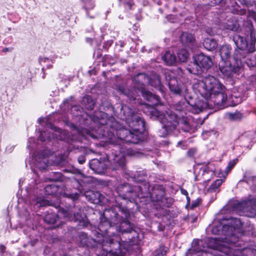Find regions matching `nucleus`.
Segmentation results:
<instances>
[{
	"label": "nucleus",
	"instance_id": "1",
	"mask_svg": "<svg viewBox=\"0 0 256 256\" xmlns=\"http://www.w3.org/2000/svg\"><path fill=\"white\" fill-rule=\"evenodd\" d=\"M120 216L113 210H106L104 216L100 218V222L98 226V236L97 239H93L88 237L85 233H81L79 236L80 244L82 246H94L98 243L104 246H110L114 244V241L118 248H120L119 238L114 234L116 230L118 232H130L132 229V224L128 220L130 214L128 210H120ZM106 252L110 249L104 248Z\"/></svg>",
	"mask_w": 256,
	"mask_h": 256
},
{
	"label": "nucleus",
	"instance_id": "2",
	"mask_svg": "<svg viewBox=\"0 0 256 256\" xmlns=\"http://www.w3.org/2000/svg\"><path fill=\"white\" fill-rule=\"evenodd\" d=\"M121 110L124 116L122 118L125 120L131 130L120 128L116 130V136L113 132L112 134L108 132L107 134L110 143L122 146L120 148V152L113 156V163L111 166L114 170H122L125 168V154H128V152L126 151V148L123 147L124 143H138L140 138L141 133L144 129V120L135 114L131 108L122 106Z\"/></svg>",
	"mask_w": 256,
	"mask_h": 256
},
{
	"label": "nucleus",
	"instance_id": "3",
	"mask_svg": "<svg viewBox=\"0 0 256 256\" xmlns=\"http://www.w3.org/2000/svg\"><path fill=\"white\" fill-rule=\"evenodd\" d=\"M235 242L222 236L194 240L192 248L188 250L186 256H240L242 253L252 252L248 248H236Z\"/></svg>",
	"mask_w": 256,
	"mask_h": 256
},
{
	"label": "nucleus",
	"instance_id": "4",
	"mask_svg": "<svg viewBox=\"0 0 256 256\" xmlns=\"http://www.w3.org/2000/svg\"><path fill=\"white\" fill-rule=\"evenodd\" d=\"M192 88L196 94L206 100L210 98L216 105H222L227 100L225 87L213 76L194 80Z\"/></svg>",
	"mask_w": 256,
	"mask_h": 256
},
{
	"label": "nucleus",
	"instance_id": "5",
	"mask_svg": "<svg viewBox=\"0 0 256 256\" xmlns=\"http://www.w3.org/2000/svg\"><path fill=\"white\" fill-rule=\"evenodd\" d=\"M231 47L229 45H223L220 50L221 61L219 62V70L224 76L230 78L234 74L238 73L244 66V60L239 58L242 55L240 50H236L232 61H230Z\"/></svg>",
	"mask_w": 256,
	"mask_h": 256
},
{
	"label": "nucleus",
	"instance_id": "6",
	"mask_svg": "<svg viewBox=\"0 0 256 256\" xmlns=\"http://www.w3.org/2000/svg\"><path fill=\"white\" fill-rule=\"evenodd\" d=\"M134 80L136 83L134 86L136 92L138 95L140 94H141L144 98L148 102H150L152 104L158 105L160 101V97L146 90L144 86V84H149L155 88H160L161 82L159 76L154 74L149 77L144 73H140L134 77Z\"/></svg>",
	"mask_w": 256,
	"mask_h": 256
},
{
	"label": "nucleus",
	"instance_id": "7",
	"mask_svg": "<svg viewBox=\"0 0 256 256\" xmlns=\"http://www.w3.org/2000/svg\"><path fill=\"white\" fill-rule=\"evenodd\" d=\"M242 225L240 220L238 218L223 219L218 226H214L211 231L214 234H222L223 238L226 237L228 240L236 242L238 238L237 233L242 232Z\"/></svg>",
	"mask_w": 256,
	"mask_h": 256
},
{
	"label": "nucleus",
	"instance_id": "8",
	"mask_svg": "<svg viewBox=\"0 0 256 256\" xmlns=\"http://www.w3.org/2000/svg\"><path fill=\"white\" fill-rule=\"evenodd\" d=\"M152 115L158 118L162 124V136H164L176 128L180 124V120L171 110H168L166 114L158 109L152 108L150 112Z\"/></svg>",
	"mask_w": 256,
	"mask_h": 256
},
{
	"label": "nucleus",
	"instance_id": "9",
	"mask_svg": "<svg viewBox=\"0 0 256 256\" xmlns=\"http://www.w3.org/2000/svg\"><path fill=\"white\" fill-rule=\"evenodd\" d=\"M233 40L238 48L236 50H240L241 52L242 55L239 54V58L242 60L246 56L244 50H246L248 52H252L255 50L256 38L255 34L252 32L247 38L239 35H236L234 36Z\"/></svg>",
	"mask_w": 256,
	"mask_h": 256
},
{
	"label": "nucleus",
	"instance_id": "10",
	"mask_svg": "<svg viewBox=\"0 0 256 256\" xmlns=\"http://www.w3.org/2000/svg\"><path fill=\"white\" fill-rule=\"evenodd\" d=\"M117 193L123 199L130 201L134 200L136 197L145 196L148 192L146 188L142 190L141 186H134L132 188L128 184H126L118 186L116 188Z\"/></svg>",
	"mask_w": 256,
	"mask_h": 256
},
{
	"label": "nucleus",
	"instance_id": "11",
	"mask_svg": "<svg viewBox=\"0 0 256 256\" xmlns=\"http://www.w3.org/2000/svg\"><path fill=\"white\" fill-rule=\"evenodd\" d=\"M212 65V62L210 58L202 53L198 54L194 58V66H196V68H188L187 70L190 73L196 74L199 73L201 68L208 69Z\"/></svg>",
	"mask_w": 256,
	"mask_h": 256
},
{
	"label": "nucleus",
	"instance_id": "12",
	"mask_svg": "<svg viewBox=\"0 0 256 256\" xmlns=\"http://www.w3.org/2000/svg\"><path fill=\"white\" fill-rule=\"evenodd\" d=\"M238 208L240 215L248 217H254L256 214V200L254 199L244 201L239 203Z\"/></svg>",
	"mask_w": 256,
	"mask_h": 256
},
{
	"label": "nucleus",
	"instance_id": "13",
	"mask_svg": "<svg viewBox=\"0 0 256 256\" xmlns=\"http://www.w3.org/2000/svg\"><path fill=\"white\" fill-rule=\"evenodd\" d=\"M66 156H58L56 158V160H53L52 163L48 162V160L44 156L40 159V158H36V160L32 163H30L32 169L33 170L34 167L38 168L40 170H45L48 165L50 164H60L64 160Z\"/></svg>",
	"mask_w": 256,
	"mask_h": 256
},
{
	"label": "nucleus",
	"instance_id": "14",
	"mask_svg": "<svg viewBox=\"0 0 256 256\" xmlns=\"http://www.w3.org/2000/svg\"><path fill=\"white\" fill-rule=\"evenodd\" d=\"M47 127L50 128L55 134H51L49 132H43L40 134V140L42 142L50 140L52 138H56L57 140H61L62 138V134H64L61 129L58 128L52 124L49 123L46 124Z\"/></svg>",
	"mask_w": 256,
	"mask_h": 256
},
{
	"label": "nucleus",
	"instance_id": "15",
	"mask_svg": "<svg viewBox=\"0 0 256 256\" xmlns=\"http://www.w3.org/2000/svg\"><path fill=\"white\" fill-rule=\"evenodd\" d=\"M79 212L74 213L73 216L68 212L64 210L60 211V214H62V216L67 218L70 220L78 222L80 226H86L88 224V220L85 215L82 214L81 209H78Z\"/></svg>",
	"mask_w": 256,
	"mask_h": 256
},
{
	"label": "nucleus",
	"instance_id": "16",
	"mask_svg": "<svg viewBox=\"0 0 256 256\" xmlns=\"http://www.w3.org/2000/svg\"><path fill=\"white\" fill-rule=\"evenodd\" d=\"M28 200L31 206H34V210L48 204V202L45 200L42 196L38 192L36 194H29Z\"/></svg>",
	"mask_w": 256,
	"mask_h": 256
},
{
	"label": "nucleus",
	"instance_id": "17",
	"mask_svg": "<svg viewBox=\"0 0 256 256\" xmlns=\"http://www.w3.org/2000/svg\"><path fill=\"white\" fill-rule=\"evenodd\" d=\"M170 90L175 94L182 95L186 98L188 90L184 87H180L175 78H170L168 82Z\"/></svg>",
	"mask_w": 256,
	"mask_h": 256
},
{
	"label": "nucleus",
	"instance_id": "18",
	"mask_svg": "<svg viewBox=\"0 0 256 256\" xmlns=\"http://www.w3.org/2000/svg\"><path fill=\"white\" fill-rule=\"evenodd\" d=\"M214 173V168L212 164L204 166L200 168L199 174L196 177L198 180L202 178L204 182L208 181Z\"/></svg>",
	"mask_w": 256,
	"mask_h": 256
},
{
	"label": "nucleus",
	"instance_id": "19",
	"mask_svg": "<svg viewBox=\"0 0 256 256\" xmlns=\"http://www.w3.org/2000/svg\"><path fill=\"white\" fill-rule=\"evenodd\" d=\"M84 196L86 198L92 203L98 204L104 202V197L98 192H85Z\"/></svg>",
	"mask_w": 256,
	"mask_h": 256
},
{
	"label": "nucleus",
	"instance_id": "20",
	"mask_svg": "<svg viewBox=\"0 0 256 256\" xmlns=\"http://www.w3.org/2000/svg\"><path fill=\"white\" fill-rule=\"evenodd\" d=\"M89 164L90 169L98 174L104 173L106 169V165L104 162L98 159L92 160Z\"/></svg>",
	"mask_w": 256,
	"mask_h": 256
},
{
	"label": "nucleus",
	"instance_id": "21",
	"mask_svg": "<svg viewBox=\"0 0 256 256\" xmlns=\"http://www.w3.org/2000/svg\"><path fill=\"white\" fill-rule=\"evenodd\" d=\"M180 41L182 44L190 46L192 45L195 38L192 34L188 32H182L180 38Z\"/></svg>",
	"mask_w": 256,
	"mask_h": 256
},
{
	"label": "nucleus",
	"instance_id": "22",
	"mask_svg": "<svg viewBox=\"0 0 256 256\" xmlns=\"http://www.w3.org/2000/svg\"><path fill=\"white\" fill-rule=\"evenodd\" d=\"M162 58L165 63L168 66L173 65L176 60L174 52L170 50L166 52L164 56L162 57Z\"/></svg>",
	"mask_w": 256,
	"mask_h": 256
},
{
	"label": "nucleus",
	"instance_id": "23",
	"mask_svg": "<svg viewBox=\"0 0 256 256\" xmlns=\"http://www.w3.org/2000/svg\"><path fill=\"white\" fill-rule=\"evenodd\" d=\"M203 45L204 48L208 50H215L218 46L216 40L211 38H206L204 40Z\"/></svg>",
	"mask_w": 256,
	"mask_h": 256
},
{
	"label": "nucleus",
	"instance_id": "24",
	"mask_svg": "<svg viewBox=\"0 0 256 256\" xmlns=\"http://www.w3.org/2000/svg\"><path fill=\"white\" fill-rule=\"evenodd\" d=\"M39 62L42 66V70L46 68H50L54 63L53 60L46 57H41L39 59Z\"/></svg>",
	"mask_w": 256,
	"mask_h": 256
},
{
	"label": "nucleus",
	"instance_id": "25",
	"mask_svg": "<svg viewBox=\"0 0 256 256\" xmlns=\"http://www.w3.org/2000/svg\"><path fill=\"white\" fill-rule=\"evenodd\" d=\"M228 118L231 120H240L244 117V114L240 112H228L226 114Z\"/></svg>",
	"mask_w": 256,
	"mask_h": 256
},
{
	"label": "nucleus",
	"instance_id": "26",
	"mask_svg": "<svg viewBox=\"0 0 256 256\" xmlns=\"http://www.w3.org/2000/svg\"><path fill=\"white\" fill-rule=\"evenodd\" d=\"M177 55L180 62H185L188 58L189 54L186 49L182 48L178 51Z\"/></svg>",
	"mask_w": 256,
	"mask_h": 256
},
{
	"label": "nucleus",
	"instance_id": "27",
	"mask_svg": "<svg viewBox=\"0 0 256 256\" xmlns=\"http://www.w3.org/2000/svg\"><path fill=\"white\" fill-rule=\"evenodd\" d=\"M82 102L85 105L86 108L92 110L94 108V102L90 96H84L83 98Z\"/></svg>",
	"mask_w": 256,
	"mask_h": 256
},
{
	"label": "nucleus",
	"instance_id": "28",
	"mask_svg": "<svg viewBox=\"0 0 256 256\" xmlns=\"http://www.w3.org/2000/svg\"><path fill=\"white\" fill-rule=\"evenodd\" d=\"M225 27L228 30L236 31L238 28V24L235 20H228L226 24Z\"/></svg>",
	"mask_w": 256,
	"mask_h": 256
},
{
	"label": "nucleus",
	"instance_id": "29",
	"mask_svg": "<svg viewBox=\"0 0 256 256\" xmlns=\"http://www.w3.org/2000/svg\"><path fill=\"white\" fill-rule=\"evenodd\" d=\"M223 182V180L222 179H218L212 184L208 189V191L210 192H216L218 190L219 187Z\"/></svg>",
	"mask_w": 256,
	"mask_h": 256
},
{
	"label": "nucleus",
	"instance_id": "30",
	"mask_svg": "<svg viewBox=\"0 0 256 256\" xmlns=\"http://www.w3.org/2000/svg\"><path fill=\"white\" fill-rule=\"evenodd\" d=\"M58 188L56 185L50 184L46 186L44 188L46 194L48 195L54 194L58 191Z\"/></svg>",
	"mask_w": 256,
	"mask_h": 256
},
{
	"label": "nucleus",
	"instance_id": "31",
	"mask_svg": "<svg viewBox=\"0 0 256 256\" xmlns=\"http://www.w3.org/2000/svg\"><path fill=\"white\" fill-rule=\"evenodd\" d=\"M120 92L126 95L129 98L130 100H135L136 99V94L132 91L128 90L124 88H120Z\"/></svg>",
	"mask_w": 256,
	"mask_h": 256
},
{
	"label": "nucleus",
	"instance_id": "32",
	"mask_svg": "<svg viewBox=\"0 0 256 256\" xmlns=\"http://www.w3.org/2000/svg\"><path fill=\"white\" fill-rule=\"evenodd\" d=\"M83 6L85 8L86 12L88 10L92 9L94 6V4L92 0H82ZM88 14V12H87Z\"/></svg>",
	"mask_w": 256,
	"mask_h": 256
},
{
	"label": "nucleus",
	"instance_id": "33",
	"mask_svg": "<svg viewBox=\"0 0 256 256\" xmlns=\"http://www.w3.org/2000/svg\"><path fill=\"white\" fill-rule=\"evenodd\" d=\"M233 8L232 12L236 13L240 15L244 14L246 13V10L244 8H241L240 6L237 2H235V5L232 6Z\"/></svg>",
	"mask_w": 256,
	"mask_h": 256
},
{
	"label": "nucleus",
	"instance_id": "34",
	"mask_svg": "<svg viewBox=\"0 0 256 256\" xmlns=\"http://www.w3.org/2000/svg\"><path fill=\"white\" fill-rule=\"evenodd\" d=\"M238 162V159H234L230 160L225 170L226 175V176L228 173L232 169L236 164Z\"/></svg>",
	"mask_w": 256,
	"mask_h": 256
},
{
	"label": "nucleus",
	"instance_id": "35",
	"mask_svg": "<svg viewBox=\"0 0 256 256\" xmlns=\"http://www.w3.org/2000/svg\"><path fill=\"white\" fill-rule=\"evenodd\" d=\"M57 216H54L52 214H47L44 220L48 223L49 224H54L56 222Z\"/></svg>",
	"mask_w": 256,
	"mask_h": 256
},
{
	"label": "nucleus",
	"instance_id": "36",
	"mask_svg": "<svg viewBox=\"0 0 256 256\" xmlns=\"http://www.w3.org/2000/svg\"><path fill=\"white\" fill-rule=\"evenodd\" d=\"M238 2H240L244 6H248L255 4L256 3V0H238Z\"/></svg>",
	"mask_w": 256,
	"mask_h": 256
},
{
	"label": "nucleus",
	"instance_id": "37",
	"mask_svg": "<svg viewBox=\"0 0 256 256\" xmlns=\"http://www.w3.org/2000/svg\"><path fill=\"white\" fill-rule=\"evenodd\" d=\"M122 3L125 5L126 7L131 9L133 6L132 0H119Z\"/></svg>",
	"mask_w": 256,
	"mask_h": 256
},
{
	"label": "nucleus",
	"instance_id": "38",
	"mask_svg": "<svg viewBox=\"0 0 256 256\" xmlns=\"http://www.w3.org/2000/svg\"><path fill=\"white\" fill-rule=\"evenodd\" d=\"M166 248L165 247H160L158 250V256H162L166 254Z\"/></svg>",
	"mask_w": 256,
	"mask_h": 256
},
{
	"label": "nucleus",
	"instance_id": "39",
	"mask_svg": "<svg viewBox=\"0 0 256 256\" xmlns=\"http://www.w3.org/2000/svg\"><path fill=\"white\" fill-rule=\"evenodd\" d=\"M66 196H68V197L70 198L73 200H76L79 198L80 194L77 192H75L70 194H67Z\"/></svg>",
	"mask_w": 256,
	"mask_h": 256
},
{
	"label": "nucleus",
	"instance_id": "40",
	"mask_svg": "<svg viewBox=\"0 0 256 256\" xmlns=\"http://www.w3.org/2000/svg\"><path fill=\"white\" fill-rule=\"evenodd\" d=\"M34 138H30L28 140V144L27 146V148L29 149L33 148L34 146Z\"/></svg>",
	"mask_w": 256,
	"mask_h": 256
},
{
	"label": "nucleus",
	"instance_id": "41",
	"mask_svg": "<svg viewBox=\"0 0 256 256\" xmlns=\"http://www.w3.org/2000/svg\"><path fill=\"white\" fill-rule=\"evenodd\" d=\"M90 135L92 137V138H101L102 137H104V136H106V134H99L98 135V136H95L94 135V134H92L90 132Z\"/></svg>",
	"mask_w": 256,
	"mask_h": 256
},
{
	"label": "nucleus",
	"instance_id": "42",
	"mask_svg": "<svg viewBox=\"0 0 256 256\" xmlns=\"http://www.w3.org/2000/svg\"><path fill=\"white\" fill-rule=\"evenodd\" d=\"M212 5H216L220 4L222 0H210Z\"/></svg>",
	"mask_w": 256,
	"mask_h": 256
},
{
	"label": "nucleus",
	"instance_id": "43",
	"mask_svg": "<svg viewBox=\"0 0 256 256\" xmlns=\"http://www.w3.org/2000/svg\"><path fill=\"white\" fill-rule=\"evenodd\" d=\"M86 161V158L84 156H80L78 158V162L80 164H82Z\"/></svg>",
	"mask_w": 256,
	"mask_h": 256
},
{
	"label": "nucleus",
	"instance_id": "44",
	"mask_svg": "<svg viewBox=\"0 0 256 256\" xmlns=\"http://www.w3.org/2000/svg\"><path fill=\"white\" fill-rule=\"evenodd\" d=\"M13 50V48H5L2 50V52H11Z\"/></svg>",
	"mask_w": 256,
	"mask_h": 256
},
{
	"label": "nucleus",
	"instance_id": "45",
	"mask_svg": "<svg viewBox=\"0 0 256 256\" xmlns=\"http://www.w3.org/2000/svg\"><path fill=\"white\" fill-rule=\"evenodd\" d=\"M252 251V252H250V253H244V254H240V256H252V254L253 253V250H251L250 248Z\"/></svg>",
	"mask_w": 256,
	"mask_h": 256
},
{
	"label": "nucleus",
	"instance_id": "46",
	"mask_svg": "<svg viewBox=\"0 0 256 256\" xmlns=\"http://www.w3.org/2000/svg\"><path fill=\"white\" fill-rule=\"evenodd\" d=\"M6 250V248L4 246H0V252H1L2 253H3Z\"/></svg>",
	"mask_w": 256,
	"mask_h": 256
},
{
	"label": "nucleus",
	"instance_id": "47",
	"mask_svg": "<svg viewBox=\"0 0 256 256\" xmlns=\"http://www.w3.org/2000/svg\"><path fill=\"white\" fill-rule=\"evenodd\" d=\"M182 191V193L183 194H184V195H186L188 194V192H186V190H181Z\"/></svg>",
	"mask_w": 256,
	"mask_h": 256
},
{
	"label": "nucleus",
	"instance_id": "48",
	"mask_svg": "<svg viewBox=\"0 0 256 256\" xmlns=\"http://www.w3.org/2000/svg\"><path fill=\"white\" fill-rule=\"evenodd\" d=\"M206 32H207V33H208L210 35L213 34V33L211 32H210H210L208 31V29L207 30Z\"/></svg>",
	"mask_w": 256,
	"mask_h": 256
},
{
	"label": "nucleus",
	"instance_id": "49",
	"mask_svg": "<svg viewBox=\"0 0 256 256\" xmlns=\"http://www.w3.org/2000/svg\"><path fill=\"white\" fill-rule=\"evenodd\" d=\"M52 158H53V156L52 155V156H50L48 157V158H49L50 160H52Z\"/></svg>",
	"mask_w": 256,
	"mask_h": 256
},
{
	"label": "nucleus",
	"instance_id": "50",
	"mask_svg": "<svg viewBox=\"0 0 256 256\" xmlns=\"http://www.w3.org/2000/svg\"><path fill=\"white\" fill-rule=\"evenodd\" d=\"M23 182L22 179L20 180L19 184H20L21 182Z\"/></svg>",
	"mask_w": 256,
	"mask_h": 256
},
{
	"label": "nucleus",
	"instance_id": "51",
	"mask_svg": "<svg viewBox=\"0 0 256 256\" xmlns=\"http://www.w3.org/2000/svg\"><path fill=\"white\" fill-rule=\"evenodd\" d=\"M183 122L186 124V125H187L188 124V122H185V121H184Z\"/></svg>",
	"mask_w": 256,
	"mask_h": 256
},
{
	"label": "nucleus",
	"instance_id": "52",
	"mask_svg": "<svg viewBox=\"0 0 256 256\" xmlns=\"http://www.w3.org/2000/svg\"><path fill=\"white\" fill-rule=\"evenodd\" d=\"M38 120H39V122H40V124H41V120H42V119H40Z\"/></svg>",
	"mask_w": 256,
	"mask_h": 256
},
{
	"label": "nucleus",
	"instance_id": "53",
	"mask_svg": "<svg viewBox=\"0 0 256 256\" xmlns=\"http://www.w3.org/2000/svg\"><path fill=\"white\" fill-rule=\"evenodd\" d=\"M254 60H255V62H254V66H256V58H254Z\"/></svg>",
	"mask_w": 256,
	"mask_h": 256
},
{
	"label": "nucleus",
	"instance_id": "54",
	"mask_svg": "<svg viewBox=\"0 0 256 256\" xmlns=\"http://www.w3.org/2000/svg\"><path fill=\"white\" fill-rule=\"evenodd\" d=\"M188 104L191 105V106H193L192 104H190V102H188Z\"/></svg>",
	"mask_w": 256,
	"mask_h": 256
},
{
	"label": "nucleus",
	"instance_id": "55",
	"mask_svg": "<svg viewBox=\"0 0 256 256\" xmlns=\"http://www.w3.org/2000/svg\"><path fill=\"white\" fill-rule=\"evenodd\" d=\"M76 108V107H72V109H75Z\"/></svg>",
	"mask_w": 256,
	"mask_h": 256
}]
</instances>
